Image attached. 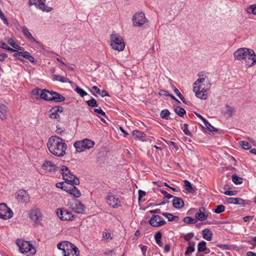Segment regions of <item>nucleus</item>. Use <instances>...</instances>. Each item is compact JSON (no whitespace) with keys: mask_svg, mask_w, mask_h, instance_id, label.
I'll return each instance as SVG.
<instances>
[{"mask_svg":"<svg viewBox=\"0 0 256 256\" xmlns=\"http://www.w3.org/2000/svg\"><path fill=\"white\" fill-rule=\"evenodd\" d=\"M184 187L186 191L189 192H194V190L192 186L191 183L188 180H184Z\"/></svg>","mask_w":256,"mask_h":256,"instance_id":"nucleus-36","label":"nucleus"},{"mask_svg":"<svg viewBox=\"0 0 256 256\" xmlns=\"http://www.w3.org/2000/svg\"><path fill=\"white\" fill-rule=\"evenodd\" d=\"M166 94H164L166 96H170L172 99L180 103V102L173 95L169 94L168 92H165Z\"/></svg>","mask_w":256,"mask_h":256,"instance_id":"nucleus-63","label":"nucleus"},{"mask_svg":"<svg viewBox=\"0 0 256 256\" xmlns=\"http://www.w3.org/2000/svg\"><path fill=\"white\" fill-rule=\"evenodd\" d=\"M232 181L236 184H241L242 182V178L234 174L232 177Z\"/></svg>","mask_w":256,"mask_h":256,"instance_id":"nucleus-44","label":"nucleus"},{"mask_svg":"<svg viewBox=\"0 0 256 256\" xmlns=\"http://www.w3.org/2000/svg\"><path fill=\"white\" fill-rule=\"evenodd\" d=\"M62 178L64 180L72 182V184H68V186H65L64 190L69 194L74 196L75 198H78L80 196L81 193L78 188L74 184L78 185L80 184L79 179L72 174L68 168L62 166L60 169Z\"/></svg>","mask_w":256,"mask_h":256,"instance_id":"nucleus-1","label":"nucleus"},{"mask_svg":"<svg viewBox=\"0 0 256 256\" xmlns=\"http://www.w3.org/2000/svg\"><path fill=\"white\" fill-rule=\"evenodd\" d=\"M189 246L187 248L185 252V254L188 255V254L192 253L194 251V242H188Z\"/></svg>","mask_w":256,"mask_h":256,"instance_id":"nucleus-39","label":"nucleus"},{"mask_svg":"<svg viewBox=\"0 0 256 256\" xmlns=\"http://www.w3.org/2000/svg\"><path fill=\"white\" fill-rule=\"evenodd\" d=\"M206 242L202 240L200 242L198 245V252H203L205 250H207L206 246Z\"/></svg>","mask_w":256,"mask_h":256,"instance_id":"nucleus-37","label":"nucleus"},{"mask_svg":"<svg viewBox=\"0 0 256 256\" xmlns=\"http://www.w3.org/2000/svg\"><path fill=\"white\" fill-rule=\"evenodd\" d=\"M250 54H249V56H246V58L244 60L248 66H252L256 64V54L252 50Z\"/></svg>","mask_w":256,"mask_h":256,"instance_id":"nucleus-20","label":"nucleus"},{"mask_svg":"<svg viewBox=\"0 0 256 256\" xmlns=\"http://www.w3.org/2000/svg\"><path fill=\"white\" fill-rule=\"evenodd\" d=\"M234 112V108L228 104L225 106L224 109L222 110L224 115L226 116L228 118L232 117Z\"/></svg>","mask_w":256,"mask_h":256,"instance_id":"nucleus-26","label":"nucleus"},{"mask_svg":"<svg viewBox=\"0 0 256 256\" xmlns=\"http://www.w3.org/2000/svg\"><path fill=\"white\" fill-rule=\"evenodd\" d=\"M150 212L151 214H161L162 213V212L160 210L158 209V208L154 210H150Z\"/></svg>","mask_w":256,"mask_h":256,"instance_id":"nucleus-62","label":"nucleus"},{"mask_svg":"<svg viewBox=\"0 0 256 256\" xmlns=\"http://www.w3.org/2000/svg\"><path fill=\"white\" fill-rule=\"evenodd\" d=\"M46 0H29L30 6L34 5L37 8L43 12H49L52 10V8L45 4Z\"/></svg>","mask_w":256,"mask_h":256,"instance_id":"nucleus-9","label":"nucleus"},{"mask_svg":"<svg viewBox=\"0 0 256 256\" xmlns=\"http://www.w3.org/2000/svg\"><path fill=\"white\" fill-rule=\"evenodd\" d=\"M22 32L24 36L28 39L32 40L34 42L38 44V42L32 36L28 28L26 27L22 28Z\"/></svg>","mask_w":256,"mask_h":256,"instance_id":"nucleus-30","label":"nucleus"},{"mask_svg":"<svg viewBox=\"0 0 256 256\" xmlns=\"http://www.w3.org/2000/svg\"><path fill=\"white\" fill-rule=\"evenodd\" d=\"M174 112L180 116H183L186 112L185 110L180 106H176L174 108Z\"/></svg>","mask_w":256,"mask_h":256,"instance_id":"nucleus-42","label":"nucleus"},{"mask_svg":"<svg viewBox=\"0 0 256 256\" xmlns=\"http://www.w3.org/2000/svg\"><path fill=\"white\" fill-rule=\"evenodd\" d=\"M202 236L204 239L206 240L210 241L212 240V233L208 228H205L202 231Z\"/></svg>","mask_w":256,"mask_h":256,"instance_id":"nucleus-29","label":"nucleus"},{"mask_svg":"<svg viewBox=\"0 0 256 256\" xmlns=\"http://www.w3.org/2000/svg\"><path fill=\"white\" fill-rule=\"evenodd\" d=\"M250 52H252V49L246 48H240L234 52V57L236 60H244L246 56H249L248 54H251Z\"/></svg>","mask_w":256,"mask_h":256,"instance_id":"nucleus-8","label":"nucleus"},{"mask_svg":"<svg viewBox=\"0 0 256 256\" xmlns=\"http://www.w3.org/2000/svg\"><path fill=\"white\" fill-rule=\"evenodd\" d=\"M172 205L176 208H182L184 206V202L181 198L175 196L172 200Z\"/></svg>","mask_w":256,"mask_h":256,"instance_id":"nucleus-24","label":"nucleus"},{"mask_svg":"<svg viewBox=\"0 0 256 256\" xmlns=\"http://www.w3.org/2000/svg\"><path fill=\"white\" fill-rule=\"evenodd\" d=\"M64 184L63 182H58L56 184V186L58 188H62V190H64V188H65V186H68V184H67V186L66 185H64Z\"/></svg>","mask_w":256,"mask_h":256,"instance_id":"nucleus-56","label":"nucleus"},{"mask_svg":"<svg viewBox=\"0 0 256 256\" xmlns=\"http://www.w3.org/2000/svg\"><path fill=\"white\" fill-rule=\"evenodd\" d=\"M16 199L20 202L27 203L30 202V196L25 190H18L16 192Z\"/></svg>","mask_w":256,"mask_h":256,"instance_id":"nucleus-16","label":"nucleus"},{"mask_svg":"<svg viewBox=\"0 0 256 256\" xmlns=\"http://www.w3.org/2000/svg\"><path fill=\"white\" fill-rule=\"evenodd\" d=\"M239 144L245 150H249L251 148L250 144L246 141H240L239 142Z\"/></svg>","mask_w":256,"mask_h":256,"instance_id":"nucleus-46","label":"nucleus"},{"mask_svg":"<svg viewBox=\"0 0 256 256\" xmlns=\"http://www.w3.org/2000/svg\"><path fill=\"white\" fill-rule=\"evenodd\" d=\"M76 91L78 94L82 97H84V96L87 94V93L82 88L77 87L76 88Z\"/></svg>","mask_w":256,"mask_h":256,"instance_id":"nucleus-50","label":"nucleus"},{"mask_svg":"<svg viewBox=\"0 0 256 256\" xmlns=\"http://www.w3.org/2000/svg\"><path fill=\"white\" fill-rule=\"evenodd\" d=\"M51 101H54L56 102H64L65 100V98L60 94L51 91Z\"/></svg>","mask_w":256,"mask_h":256,"instance_id":"nucleus-23","label":"nucleus"},{"mask_svg":"<svg viewBox=\"0 0 256 256\" xmlns=\"http://www.w3.org/2000/svg\"><path fill=\"white\" fill-rule=\"evenodd\" d=\"M64 108L61 106L52 107L48 112L50 117L52 119H58L60 118V113L62 112Z\"/></svg>","mask_w":256,"mask_h":256,"instance_id":"nucleus-15","label":"nucleus"},{"mask_svg":"<svg viewBox=\"0 0 256 256\" xmlns=\"http://www.w3.org/2000/svg\"><path fill=\"white\" fill-rule=\"evenodd\" d=\"M6 118V116L4 114L3 112L0 110V118L2 120H4Z\"/></svg>","mask_w":256,"mask_h":256,"instance_id":"nucleus-64","label":"nucleus"},{"mask_svg":"<svg viewBox=\"0 0 256 256\" xmlns=\"http://www.w3.org/2000/svg\"><path fill=\"white\" fill-rule=\"evenodd\" d=\"M194 236V234L190 232L184 235V238L186 241H190Z\"/></svg>","mask_w":256,"mask_h":256,"instance_id":"nucleus-52","label":"nucleus"},{"mask_svg":"<svg viewBox=\"0 0 256 256\" xmlns=\"http://www.w3.org/2000/svg\"><path fill=\"white\" fill-rule=\"evenodd\" d=\"M132 22L133 26L143 28L148 26L149 20L146 18L143 12L136 13L132 16Z\"/></svg>","mask_w":256,"mask_h":256,"instance_id":"nucleus-6","label":"nucleus"},{"mask_svg":"<svg viewBox=\"0 0 256 256\" xmlns=\"http://www.w3.org/2000/svg\"><path fill=\"white\" fill-rule=\"evenodd\" d=\"M30 218L35 223H40L42 219V214L39 209L34 208L32 209L29 213Z\"/></svg>","mask_w":256,"mask_h":256,"instance_id":"nucleus-14","label":"nucleus"},{"mask_svg":"<svg viewBox=\"0 0 256 256\" xmlns=\"http://www.w3.org/2000/svg\"><path fill=\"white\" fill-rule=\"evenodd\" d=\"M75 203L74 204H68L69 207L72 208L74 212L78 214H82L85 210V206L80 202L75 200Z\"/></svg>","mask_w":256,"mask_h":256,"instance_id":"nucleus-17","label":"nucleus"},{"mask_svg":"<svg viewBox=\"0 0 256 256\" xmlns=\"http://www.w3.org/2000/svg\"><path fill=\"white\" fill-rule=\"evenodd\" d=\"M47 146L52 154L58 157L65 155L68 148L64 140L56 136H52L48 138Z\"/></svg>","mask_w":256,"mask_h":256,"instance_id":"nucleus-3","label":"nucleus"},{"mask_svg":"<svg viewBox=\"0 0 256 256\" xmlns=\"http://www.w3.org/2000/svg\"><path fill=\"white\" fill-rule=\"evenodd\" d=\"M43 170L48 172H55L56 170V166L52 162L46 160L42 166Z\"/></svg>","mask_w":256,"mask_h":256,"instance_id":"nucleus-21","label":"nucleus"},{"mask_svg":"<svg viewBox=\"0 0 256 256\" xmlns=\"http://www.w3.org/2000/svg\"><path fill=\"white\" fill-rule=\"evenodd\" d=\"M170 112L166 109L162 110L160 112V116L162 118L168 120L170 117Z\"/></svg>","mask_w":256,"mask_h":256,"instance_id":"nucleus-43","label":"nucleus"},{"mask_svg":"<svg viewBox=\"0 0 256 256\" xmlns=\"http://www.w3.org/2000/svg\"><path fill=\"white\" fill-rule=\"evenodd\" d=\"M183 132L187 136H190L192 135L191 132L188 129V124H184Z\"/></svg>","mask_w":256,"mask_h":256,"instance_id":"nucleus-51","label":"nucleus"},{"mask_svg":"<svg viewBox=\"0 0 256 256\" xmlns=\"http://www.w3.org/2000/svg\"><path fill=\"white\" fill-rule=\"evenodd\" d=\"M226 201L228 204L244 206L245 204L244 200L240 198H226Z\"/></svg>","mask_w":256,"mask_h":256,"instance_id":"nucleus-22","label":"nucleus"},{"mask_svg":"<svg viewBox=\"0 0 256 256\" xmlns=\"http://www.w3.org/2000/svg\"><path fill=\"white\" fill-rule=\"evenodd\" d=\"M54 80H55L60 81L62 82H68L71 83L70 81L68 78L66 77L62 76L59 74L54 75Z\"/></svg>","mask_w":256,"mask_h":256,"instance_id":"nucleus-34","label":"nucleus"},{"mask_svg":"<svg viewBox=\"0 0 256 256\" xmlns=\"http://www.w3.org/2000/svg\"><path fill=\"white\" fill-rule=\"evenodd\" d=\"M86 102L88 106L92 107H97L98 106L96 100L94 98L90 99V100H87Z\"/></svg>","mask_w":256,"mask_h":256,"instance_id":"nucleus-48","label":"nucleus"},{"mask_svg":"<svg viewBox=\"0 0 256 256\" xmlns=\"http://www.w3.org/2000/svg\"><path fill=\"white\" fill-rule=\"evenodd\" d=\"M82 141H84V146L85 150H89L90 148H92L94 144V142L90 140L84 139L82 140Z\"/></svg>","mask_w":256,"mask_h":256,"instance_id":"nucleus-33","label":"nucleus"},{"mask_svg":"<svg viewBox=\"0 0 256 256\" xmlns=\"http://www.w3.org/2000/svg\"><path fill=\"white\" fill-rule=\"evenodd\" d=\"M112 239L111 234L108 230L104 231L102 232V241L104 242H108Z\"/></svg>","mask_w":256,"mask_h":256,"instance_id":"nucleus-28","label":"nucleus"},{"mask_svg":"<svg viewBox=\"0 0 256 256\" xmlns=\"http://www.w3.org/2000/svg\"><path fill=\"white\" fill-rule=\"evenodd\" d=\"M166 222L158 215H152L149 220V224L154 227H159L166 224Z\"/></svg>","mask_w":256,"mask_h":256,"instance_id":"nucleus-13","label":"nucleus"},{"mask_svg":"<svg viewBox=\"0 0 256 256\" xmlns=\"http://www.w3.org/2000/svg\"><path fill=\"white\" fill-rule=\"evenodd\" d=\"M246 12L248 14H253L256 15V5H250L246 10Z\"/></svg>","mask_w":256,"mask_h":256,"instance_id":"nucleus-41","label":"nucleus"},{"mask_svg":"<svg viewBox=\"0 0 256 256\" xmlns=\"http://www.w3.org/2000/svg\"><path fill=\"white\" fill-rule=\"evenodd\" d=\"M16 244L18 246L20 252L22 254L30 252L31 254H34L36 252V250L34 246L28 241L18 239L16 241Z\"/></svg>","mask_w":256,"mask_h":256,"instance_id":"nucleus-7","label":"nucleus"},{"mask_svg":"<svg viewBox=\"0 0 256 256\" xmlns=\"http://www.w3.org/2000/svg\"><path fill=\"white\" fill-rule=\"evenodd\" d=\"M174 93L176 94V96L182 100V101L184 103L186 104V102L184 98V97L182 96V94L180 92L179 90L174 86Z\"/></svg>","mask_w":256,"mask_h":256,"instance_id":"nucleus-45","label":"nucleus"},{"mask_svg":"<svg viewBox=\"0 0 256 256\" xmlns=\"http://www.w3.org/2000/svg\"><path fill=\"white\" fill-rule=\"evenodd\" d=\"M13 56L22 61H24V60L22 58H23L31 62L34 63L36 62L35 59L34 58V57L30 55V52L26 51L18 52H17L14 53L13 54Z\"/></svg>","mask_w":256,"mask_h":256,"instance_id":"nucleus-12","label":"nucleus"},{"mask_svg":"<svg viewBox=\"0 0 256 256\" xmlns=\"http://www.w3.org/2000/svg\"><path fill=\"white\" fill-rule=\"evenodd\" d=\"M140 246L141 250L142 252L143 255H144L145 256L146 252L147 250V248H148L147 246H143L142 244H140Z\"/></svg>","mask_w":256,"mask_h":256,"instance_id":"nucleus-58","label":"nucleus"},{"mask_svg":"<svg viewBox=\"0 0 256 256\" xmlns=\"http://www.w3.org/2000/svg\"><path fill=\"white\" fill-rule=\"evenodd\" d=\"M8 42V44L10 45L13 48H14L16 50H24V48L21 47L17 44L12 38L9 39Z\"/></svg>","mask_w":256,"mask_h":256,"instance_id":"nucleus-35","label":"nucleus"},{"mask_svg":"<svg viewBox=\"0 0 256 256\" xmlns=\"http://www.w3.org/2000/svg\"><path fill=\"white\" fill-rule=\"evenodd\" d=\"M13 212L6 204H0V218L8 220L12 218Z\"/></svg>","mask_w":256,"mask_h":256,"instance_id":"nucleus-10","label":"nucleus"},{"mask_svg":"<svg viewBox=\"0 0 256 256\" xmlns=\"http://www.w3.org/2000/svg\"><path fill=\"white\" fill-rule=\"evenodd\" d=\"M41 92H42L41 89L34 88L32 91V93L34 95H38L40 96Z\"/></svg>","mask_w":256,"mask_h":256,"instance_id":"nucleus-54","label":"nucleus"},{"mask_svg":"<svg viewBox=\"0 0 256 256\" xmlns=\"http://www.w3.org/2000/svg\"><path fill=\"white\" fill-rule=\"evenodd\" d=\"M208 212L204 207H200L199 212L195 214L196 219L200 221L206 220L208 217Z\"/></svg>","mask_w":256,"mask_h":256,"instance_id":"nucleus-19","label":"nucleus"},{"mask_svg":"<svg viewBox=\"0 0 256 256\" xmlns=\"http://www.w3.org/2000/svg\"><path fill=\"white\" fill-rule=\"evenodd\" d=\"M166 143L169 146H172L174 148H177L178 146L176 144V143L172 141H168L166 142Z\"/></svg>","mask_w":256,"mask_h":256,"instance_id":"nucleus-59","label":"nucleus"},{"mask_svg":"<svg viewBox=\"0 0 256 256\" xmlns=\"http://www.w3.org/2000/svg\"><path fill=\"white\" fill-rule=\"evenodd\" d=\"M8 45L6 43L2 42V40H0V48L6 50V48L8 47Z\"/></svg>","mask_w":256,"mask_h":256,"instance_id":"nucleus-60","label":"nucleus"},{"mask_svg":"<svg viewBox=\"0 0 256 256\" xmlns=\"http://www.w3.org/2000/svg\"><path fill=\"white\" fill-rule=\"evenodd\" d=\"M238 194L237 190H226L224 192V194L227 196H235Z\"/></svg>","mask_w":256,"mask_h":256,"instance_id":"nucleus-53","label":"nucleus"},{"mask_svg":"<svg viewBox=\"0 0 256 256\" xmlns=\"http://www.w3.org/2000/svg\"><path fill=\"white\" fill-rule=\"evenodd\" d=\"M106 202L109 206L115 208L120 206V200L116 198L112 194L109 193L106 198Z\"/></svg>","mask_w":256,"mask_h":256,"instance_id":"nucleus-18","label":"nucleus"},{"mask_svg":"<svg viewBox=\"0 0 256 256\" xmlns=\"http://www.w3.org/2000/svg\"><path fill=\"white\" fill-rule=\"evenodd\" d=\"M204 125L206 126V128L208 130V131L210 132H218V130L216 128H214L206 120L204 122Z\"/></svg>","mask_w":256,"mask_h":256,"instance_id":"nucleus-40","label":"nucleus"},{"mask_svg":"<svg viewBox=\"0 0 256 256\" xmlns=\"http://www.w3.org/2000/svg\"><path fill=\"white\" fill-rule=\"evenodd\" d=\"M162 236V234L160 231L158 232L154 236L156 243L160 247L162 246V244L161 242Z\"/></svg>","mask_w":256,"mask_h":256,"instance_id":"nucleus-38","label":"nucleus"},{"mask_svg":"<svg viewBox=\"0 0 256 256\" xmlns=\"http://www.w3.org/2000/svg\"><path fill=\"white\" fill-rule=\"evenodd\" d=\"M56 214L62 220H72L74 218L71 212L64 208L58 210Z\"/></svg>","mask_w":256,"mask_h":256,"instance_id":"nucleus-11","label":"nucleus"},{"mask_svg":"<svg viewBox=\"0 0 256 256\" xmlns=\"http://www.w3.org/2000/svg\"><path fill=\"white\" fill-rule=\"evenodd\" d=\"M94 110L95 112L99 114L102 116H106L105 112L100 108H94Z\"/></svg>","mask_w":256,"mask_h":256,"instance_id":"nucleus-55","label":"nucleus"},{"mask_svg":"<svg viewBox=\"0 0 256 256\" xmlns=\"http://www.w3.org/2000/svg\"><path fill=\"white\" fill-rule=\"evenodd\" d=\"M198 78L194 83L193 88L196 96L200 99L206 100L208 96V92L210 89L211 84L207 76L202 72L198 74Z\"/></svg>","mask_w":256,"mask_h":256,"instance_id":"nucleus-2","label":"nucleus"},{"mask_svg":"<svg viewBox=\"0 0 256 256\" xmlns=\"http://www.w3.org/2000/svg\"><path fill=\"white\" fill-rule=\"evenodd\" d=\"M183 221L186 224H195L197 222V220L196 218H193L189 216L185 217Z\"/></svg>","mask_w":256,"mask_h":256,"instance_id":"nucleus-47","label":"nucleus"},{"mask_svg":"<svg viewBox=\"0 0 256 256\" xmlns=\"http://www.w3.org/2000/svg\"><path fill=\"white\" fill-rule=\"evenodd\" d=\"M146 194V193L145 192L142 191V190H138V200H140Z\"/></svg>","mask_w":256,"mask_h":256,"instance_id":"nucleus-57","label":"nucleus"},{"mask_svg":"<svg viewBox=\"0 0 256 256\" xmlns=\"http://www.w3.org/2000/svg\"><path fill=\"white\" fill-rule=\"evenodd\" d=\"M51 91L46 89L42 90L40 94V98L46 100L51 101Z\"/></svg>","mask_w":256,"mask_h":256,"instance_id":"nucleus-27","label":"nucleus"},{"mask_svg":"<svg viewBox=\"0 0 256 256\" xmlns=\"http://www.w3.org/2000/svg\"><path fill=\"white\" fill-rule=\"evenodd\" d=\"M7 57L8 55L5 53L0 54V61L3 62Z\"/></svg>","mask_w":256,"mask_h":256,"instance_id":"nucleus-61","label":"nucleus"},{"mask_svg":"<svg viewBox=\"0 0 256 256\" xmlns=\"http://www.w3.org/2000/svg\"><path fill=\"white\" fill-rule=\"evenodd\" d=\"M110 46L112 49L118 52L122 51L125 47L124 39L119 34L113 32L110 35Z\"/></svg>","mask_w":256,"mask_h":256,"instance_id":"nucleus-5","label":"nucleus"},{"mask_svg":"<svg viewBox=\"0 0 256 256\" xmlns=\"http://www.w3.org/2000/svg\"><path fill=\"white\" fill-rule=\"evenodd\" d=\"M58 249L62 250L64 256H79L78 248L68 241H62L57 244Z\"/></svg>","mask_w":256,"mask_h":256,"instance_id":"nucleus-4","label":"nucleus"},{"mask_svg":"<svg viewBox=\"0 0 256 256\" xmlns=\"http://www.w3.org/2000/svg\"><path fill=\"white\" fill-rule=\"evenodd\" d=\"M224 206L222 204L218 205L214 212L216 214H220L224 210Z\"/></svg>","mask_w":256,"mask_h":256,"instance_id":"nucleus-49","label":"nucleus"},{"mask_svg":"<svg viewBox=\"0 0 256 256\" xmlns=\"http://www.w3.org/2000/svg\"><path fill=\"white\" fill-rule=\"evenodd\" d=\"M162 214L166 218L168 221H178L179 220V217L178 216H174L170 213L164 212Z\"/></svg>","mask_w":256,"mask_h":256,"instance_id":"nucleus-32","label":"nucleus"},{"mask_svg":"<svg viewBox=\"0 0 256 256\" xmlns=\"http://www.w3.org/2000/svg\"><path fill=\"white\" fill-rule=\"evenodd\" d=\"M84 141L81 140V141H76L74 144V146L76 148V150L78 152H82L85 150L84 148Z\"/></svg>","mask_w":256,"mask_h":256,"instance_id":"nucleus-31","label":"nucleus"},{"mask_svg":"<svg viewBox=\"0 0 256 256\" xmlns=\"http://www.w3.org/2000/svg\"><path fill=\"white\" fill-rule=\"evenodd\" d=\"M132 136L136 138L139 140H141L142 141H146V134L144 132L137 130H134L132 132Z\"/></svg>","mask_w":256,"mask_h":256,"instance_id":"nucleus-25","label":"nucleus"}]
</instances>
